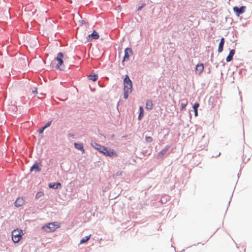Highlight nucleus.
<instances>
[{
	"label": "nucleus",
	"mask_w": 252,
	"mask_h": 252,
	"mask_svg": "<svg viewBox=\"0 0 252 252\" xmlns=\"http://www.w3.org/2000/svg\"><path fill=\"white\" fill-rule=\"evenodd\" d=\"M60 227V224L58 222H50L42 226V229L47 232H54L57 228Z\"/></svg>",
	"instance_id": "3"
},
{
	"label": "nucleus",
	"mask_w": 252,
	"mask_h": 252,
	"mask_svg": "<svg viewBox=\"0 0 252 252\" xmlns=\"http://www.w3.org/2000/svg\"><path fill=\"white\" fill-rule=\"evenodd\" d=\"M170 148V146L164 147L157 155L158 158H161Z\"/></svg>",
	"instance_id": "12"
},
{
	"label": "nucleus",
	"mask_w": 252,
	"mask_h": 252,
	"mask_svg": "<svg viewBox=\"0 0 252 252\" xmlns=\"http://www.w3.org/2000/svg\"><path fill=\"white\" fill-rule=\"evenodd\" d=\"M100 153H102L104 155L106 156L110 157L117 156V154L114 150H108L106 147L104 146L103 147Z\"/></svg>",
	"instance_id": "4"
},
{
	"label": "nucleus",
	"mask_w": 252,
	"mask_h": 252,
	"mask_svg": "<svg viewBox=\"0 0 252 252\" xmlns=\"http://www.w3.org/2000/svg\"><path fill=\"white\" fill-rule=\"evenodd\" d=\"M45 129V127H44L43 126V127H42L41 129H39V130H38V132H39V133H42L43 132V131H44V130Z\"/></svg>",
	"instance_id": "26"
},
{
	"label": "nucleus",
	"mask_w": 252,
	"mask_h": 252,
	"mask_svg": "<svg viewBox=\"0 0 252 252\" xmlns=\"http://www.w3.org/2000/svg\"><path fill=\"white\" fill-rule=\"evenodd\" d=\"M124 97L125 99H127L129 94H130L132 92V82L127 75H126L125 78L124 79Z\"/></svg>",
	"instance_id": "1"
},
{
	"label": "nucleus",
	"mask_w": 252,
	"mask_h": 252,
	"mask_svg": "<svg viewBox=\"0 0 252 252\" xmlns=\"http://www.w3.org/2000/svg\"><path fill=\"white\" fill-rule=\"evenodd\" d=\"M74 147L76 149L80 150L82 153H85V150L84 149L83 144L82 143H74Z\"/></svg>",
	"instance_id": "14"
},
{
	"label": "nucleus",
	"mask_w": 252,
	"mask_h": 252,
	"mask_svg": "<svg viewBox=\"0 0 252 252\" xmlns=\"http://www.w3.org/2000/svg\"><path fill=\"white\" fill-rule=\"evenodd\" d=\"M99 34L98 33V32H96L94 31L92 34H89L87 36V37H86L87 41V42H90L93 39H98L99 38Z\"/></svg>",
	"instance_id": "6"
},
{
	"label": "nucleus",
	"mask_w": 252,
	"mask_h": 252,
	"mask_svg": "<svg viewBox=\"0 0 252 252\" xmlns=\"http://www.w3.org/2000/svg\"><path fill=\"white\" fill-rule=\"evenodd\" d=\"M235 53V50L234 49H232L231 50H230L229 55H228L226 59V61L227 62H230L232 60L233 57Z\"/></svg>",
	"instance_id": "13"
},
{
	"label": "nucleus",
	"mask_w": 252,
	"mask_h": 252,
	"mask_svg": "<svg viewBox=\"0 0 252 252\" xmlns=\"http://www.w3.org/2000/svg\"><path fill=\"white\" fill-rule=\"evenodd\" d=\"M32 93L33 94H36L37 93V89H35V90L32 91Z\"/></svg>",
	"instance_id": "28"
},
{
	"label": "nucleus",
	"mask_w": 252,
	"mask_h": 252,
	"mask_svg": "<svg viewBox=\"0 0 252 252\" xmlns=\"http://www.w3.org/2000/svg\"><path fill=\"white\" fill-rule=\"evenodd\" d=\"M63 55L61 52L58 53L57 57L56 58V60L58 62L57 64V67L60 70H63L64 69V65L63 64Z\"/></svg>",
	"instance_id": "5"
},
{
	"label": "nucleus",
	"mask_w": 252,
	"mask_h": 252,
	"mask_svg": "<svg viewBox=\"0 0 252 252\" xmlns=\"http://www.w3.org/2000/svg\"><path fill=\"white\" fill-rule=\"evenodd\" d=\"M68 135L71 137L74 138V135L72 133H69Z\"/></svg>",
	"instance_id": "27"
},
{
	"label": "nucleus",
	"mask_w": 252,
	"mask_h": 252,
	"mask_svg": "<svg viewBox=\"0 0 252 252\" xmlns=\"http://www.w3.org/2000/svg\"><path fill=\"white\" fill-rule=\"evenodd\" d=\"M91 235H89L87 236H86L85 238H83V239H82L80 241V244L85 243L87 242L88 241H89L91 238Z\"/></svg>",
	"instance_id": "21"
},
{
	"label": "nucleus",
	"mask_w": 252,
	"mask_h": 252,
	"mask_svg": "<svg viewBox=\"0 0 252 252\" xmlns=\"http://www.w3.org/2000/svg\"><path fill=\"white\" fill-rule=\"evenodd\" d=\"M182 102L181 104V110H182L188 104V101L187 99H183Z\"/></svg>",
	"instance_id": "22"
},
{
	"label": "nucleus",
	"mask_w": 252,
	"mask_h": 252,
	"mask_svg": "<svg viewBox=\"0 0 252 252\" xmlns=\"http://www.w3.org/2000/svg\"><path fill=\"white\" fill-rule=\"evenodd\" d=\"M199 104L198 103H195L194 104L193 106V109L194 111V115L195 116H197L198 115L197 113V108L199 107Z\"/></svg>",
	"instance_id": "19"
},
{
	"label": "nucleus",
	"mask_w": 252,
	"mask_h": 252,
	"mask_svg": "<svg viewBox=\"0 0 252 252\" xmlns=\"http://www.w3.org/2000/svg\"><path fill=\"white\" fill-rule=\"evenodd\" d=\"M25 199L23 197H18L14 202V205L16 207L22 206L25 203Z\"/></svg>",
	"instance_id": "9"
},
{
	"label": "nucleus",
	"mask_w": 252,
	"mask_h": 252,
	"mask_svg": "<svg viewBox=\"0 0 252 252\" xmlns=\"http://www.w3.org/2000/svg\"><path fill=\"white\" fill-rule=\"evenodd\" d=\"M204 64L202 63H198L196 65L195 68V73L200 75L204 70Z\"/></svg>",
	"instance_id": "10"
},
{
	"label": "nucleus",
	"mask_w": 252,
	"mask_h": 252,
	"mask_svg": "<svg viewBox=\"0 0 252 252\" xmlns=\"http://www.w3.org/2000/svg\"><path fill=\"white\" fill-rule=\"evenodd\" d=\"M91 145L92 147L95 149V150H97L99 152H100V151L101 150L103 146H101L100 145L98 144V143L96 142H92L91 143Z\"/></svg>",
	"instance_id": "15"
},
{
	"label": "nucleus",
	"mask_w": 252,
	"mask_h": 252,
	"mask_svg": "<svg viewBox=\"0 0 252 252\" xmlns=\"http://www.w3.org/2000/svg\"><path fill=\"white\" fill-rule=\"evenodd\" d=\"M224 44V38L223 37H222L220 39V41L219 43V47H218V52L219 53L222 52Z\"/></svg>",
	"instance_id": "16"
},
{
	"label": "nucleus",
	"mask_w": 252,
	"mask_h": 252,
	"mask_svg": "<svg viewBox=\"0 0 252 252\" xmlns=\"http://www.w3.org/2000/svg\"><path fill=\"white\" fill-rule=\"evenodd\" d=\"M160 202H161V203H163V200H160Z\"/></svg>",
	"instance_id": "30"
},
{
	"label": "nucleus",
	"mask_w": 252,
	"mask_h": 252,
	"mask_svg": "<svg viewBox=\"0 0 252 252\" xmlns=\"http://www.w3.org/2000/svg\"><path fill=\"white\" fill-rule=\"evenodd\" d=\"M141 9V7H139V8H138V10H140V9Z\"/></svg>",
	"instance_id": "31"
},
{
	"label": "nucleus",
	"mask_w": 252,
	"mask_h": 252,
	"mask_svg": "<svg viewBox=\"0 0 252 252\" xmlns=\"http://www.w3.org/2000/svg\"><path fill=\"white\" fill-rule=\"evenodd\" d=\"M153 107V103L151 100H148L146 104V108L148 109H151Z\"/></svg>",
	"instance_id": "18"
},
{
	"label": "nucleus",
	"mask_w": 252,
	"mask_h": 252,
	"mask_svg": "<svg viewBox=\"0 0 252 252\" xmlns=\"http://www.w3.org/2000/svg\"><path fill=\"white\" fill-rule=\"evenodd\" d=\"M39 193H40V192H38L37 195H38L39 194V195H40V194H39Z\"/></svg>",
	"instance_id": "33"
},
{
	"label": "nucleus",
	"mask_w": 252,
	"mask_h": 252,
	"mask_svg": "<svg viewBox=\"0 0 252 252\" xmlns=\"http://www.w3.org/2000/svg\"><path fill=\"white\" fill-rule=\"evenodd\" d=\"M121 174V172H120V173L117 172V175H120Z\"/></svg>",
	"instance_id": "29"
},
{
	"label": "nucleus",
	"mask_w": 252,
	"mask_h": 252,
	"mask_svg": "<svg viewBox=\"0 0 252 252\" xmlns=\"http://www.w3.org/2000/svg\"><path fill=\"white\" fill-rule=\"evenodd\" d=\"M145 140L147 143H151L153 141V139L151 136H146L145 137Z\"/></svg>",
	"instance_id": "24"
},
{
	"label": "nucleus",
	"mask_w": 252,
	"mask_h": 252,
	"mask_svg": "<svg viewBox=\"0 0 252 252\" xmlns=\"http://www.w3.org/2000/svg\"><path fill=\"white\" fill-rule=\"evenodd\" d=\"M23 233L21 229H14L12 232V239L14 243L19 242L22 239Z\"/></svg>",
	"instance_id": "2"
},
{
	"label": "nucleus",
	"mask_w": 252,
	"mask_h": 252,
	"mask_svg": "<svg viewBox=\"0 0 252 252\" xmlns=\"http://www.w3.org/2000/svg\"><path fill=\"white\" fill-rule=\"evenodd\" d=\"M41 163L35 162L34 164L31 167L30 171H35L36 172H39L41 171Z\"/></svg>",
	"instance_id": "11"
},
{
	"label": "nucleus",
	"mask_w": 252,
	"mask_h": 252,
	"mask_svg": "<svg viewBox=\"0 0 252 252\" xmlns=\"http://www.w3.org/2000/svg\"><path fill=\"white\" fill-rule=\"evenodd\" d=\"M246 7L245 6H242L240 7H238L237 6H234L233 8L234 12L235 14L239 16L240 14L243 13L245 12V9Z\"/></svg>",
	"instance_id": "7"
},
{
	"label": "nucleus",
	"mask_w": 252,
	"mask_h": 252,
	"mask_svg": "<svg viewBox=\"0 0 252 252\" xmlns=\"http://www.w3.org/2000/svg\"><path fill=\"white\" fill-rule=\"evenodd\" d=\"M51 121L48 122L44 127H45V128H46L47 127H49L51 125Z\"/></svg>",
	"instance_id": "25"
},
{
	"label": "nucleus",
	"mask_w": 252,
	"mask_h": 252,
	"mask_svg": "<svg viewBox=\"0 0 252 252\" xmlns=\"http://www.w3.org/2000/svg\"><path fill=\"white\" fill-rule=\"evenodd\" d=\"M61 187V184L60 183H54L53 184H50L49 185V187L50 188H52V189H57L58 188Z\"/></svg>",
	"instance_id": "17"
},
{
	"label": "nucleus",
	"mask_w": 252,
	"mask_h": 252,
	"mask_svg": "<svg viewBox=\"0 0 252 252\" xmlns=\"http://www.w3.org/2000/svg\"><path fill=\"white\" fill-rule=\"evenodd\" d=\"M132 51L131 49L127 48L125 50V56L123 61H128L129 60L130 55H131Z\"/></svg>",
	"instance_id": "8"
},
{
	"label": "nucleus",
	"mask_w": 252,
	"mask_h": 252,
	"mask_svg": "<svg viewBox=\"0 0 252 252\" xmlns=\"http://www.w3.org/2000/svg\"><path fill=\"white\" fill-rule=\"evenodd\" d=\"M39 193H40V192H38L37 195H38L39 194V195H40V194H39Z\"/></svg>",
	"instance_id": "32"
},
{
	"label": "nucleus",
	"mask_w": 252,
	"mask_h": 252,
	"mask_svg": "<svg viewBox=\"0 0 252 252\" xmlns=\"http://www.w3.org/2000/svg\"><path fill=\"white\" fill-rule=\"evenodd\" d=\"M98 76L97 75L94 74H90L89 76V79L93 80V81H95L97 79Z\"/></svg>",
	"instance_id": "20"
},
{
	"label": "nucleus",
	"mask_w": 252,
	"mask_h": 252,
	"mask_svg": "<svg viewBox=\"0 0 252 252\" xmlns=\"http://www.w3.org/2000/svg\"><path fill=\"white\" fill-rule=\"evenodd\" d=\"M140 113L138 116L139 120H141V118L143 116V109L142 106H140L139 107Z\"/></svg>",
	"instance_id": "23"
}]
</instances>
